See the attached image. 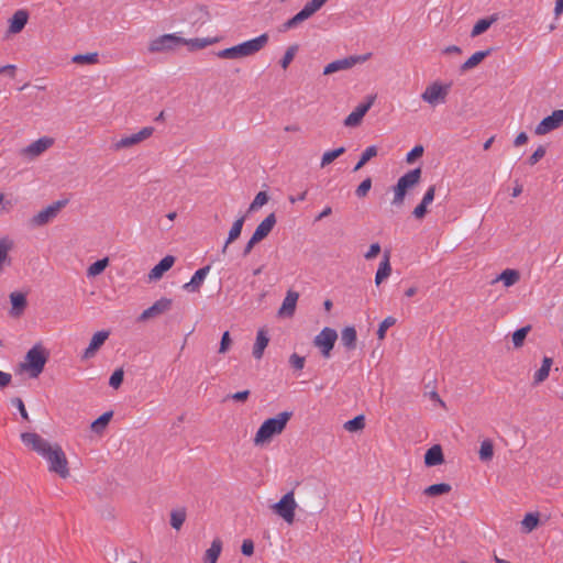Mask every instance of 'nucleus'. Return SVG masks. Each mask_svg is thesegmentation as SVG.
<instances>
[{"label": "nucleus", "mask_w": 563, "mask_h": 563, "mask_svg": "<svg viewBox=\"0 0 563 563\" xmlns=\"http://www.w3.org/2000/svg\"><path fill=\"white\" fill-rule=\"evenodd\" d=\"M20 438L25 446L35 451L47 462L51 473L62 478L69 476L68 460L59 444L51 443L35 432H23Z\"/></svg>", "instance_id": "f257e3e1"}, {"label": "nucleus", "mask_w": 563, "mask_h": 563, "mask_svg": "<svg viewBox=\"0 0 563 563\" xmlns=\"http://www.w3.org/2000/svg\"><path fill=\"white\" fill-rule=\"evenodd\" d=\"M269 41V36L267 33H263L254 38L244 41L234 46L218 51L216 56L221 59H232L238 60L242 58H247L256 55L261 52Z\"/></svg>", "instance_id": "f03ea898"}, {"label": "nucleus", "mask_w": 563, "mask_h": 563, "mask_svg": "<svg viewBox=\"0 0 563 563\" xmlns=\"http://www.w3.org/2000/svg\"><path fill=\"white\" fill-rule=\"evenodd\" d=\"M291 418V412L283 411L273 418L266 419L256 431L253 443L255 446H264L272 442V440L282 434L286 429L288 421Z\"/></svg>", "instance_id": "7ed1b4c3"}, {"label": "nucleus", "mask_w": 563, "mask_h": 563, "mask_svg": "<svg viewBox=\"0 0 563 563\" xmlns=\"http://www.w3.org/2000/svg\"><path fill=\"white\" fill-rule=\"evenodd\" d=\"M46 362V350L42 345L36 344L27 351L24 361L20 366L22 371L30 375V377L36 378L43 372Z\"/></svg>", "instance_id": "20e7f679"}, {"label": "nucleus", "mask_w": 563, "mask_h": 563, "mask_svg": "<svg viewBox=\"0 0 563 563\" xmlns=\"http://www.w3.org/2000/svg\"><path fill=\"white\" fill-rule=\"evenodd\" d=\"M452 82H442L434 80L430 82L421 93V100L430 107L435 108L439 104L445 103L450 93Z\"/></svg>", "instance_id": "39448f33"}, {"label": "nucleus", "mask_w": 563, "mask_h": 563, "mask_svg": "<svg viewBox=\"0 0 563 563\" xmlns=\"http://www.w3.org/2000/svg\"><path fill=\"white\" fill-rule=\"evenodd\" d=\"M328 0H310L303 8L296 13L292 18L285 21L282 26V32H288L298 29L299 25L306 20L310 19L316 12H318Z\"/></svg>", "instance_id": "423d86ee"}, {"label": "nucleus", "mask_w": 563, "mask_h": 563, "mask_svg": "<svg viewBox=\"0 0 563 563\" xmlns=\"http://www.w3.org/2000/svg\"><path fill=\"white\" fill-rule=\"evenodd\" d=\"M421 178V169L416 168L412 170H409L405 175H402L396 186L394 187V198H393V205L395 206H401L404 203L406 194L409 189L413 188Z\"/></svg>", "instance_id": "0eeeda50"}, {"label": "nucleus", "mask_w": 563, "mask_h": 563, "mask_svg": "<svg viewBox=\"0 0 563 563\" xmlns=\"http://www.w3.org/2000/svg\"><path fill=\"white\" fill-rule=\"evenodd\" d=\"M298 504L295 499L294 490L286 493L279 501L271 506L274 514L280 517L286 523L292 525L295 521V515Z\"/></svg>", "instance_id": "6e6552de"}, {"label": "nucleus", "mask_w": 563, "mask_h": 563, "mask_svg": "<svg viewBox=\"0 0 563 563\" xmlns=\"http://www.w3.org/2000/svg\"><path fill=\"white\" fill-rule=\"evenodd\" d=\"M67 200H57L36 212L29 221L32 228H40L52 222L67 205Z\"/></svg>", "instance_id": "1a4fd4ad"}, {"label": "nucleus", "mask_w": 563, "mask_h": 563, "mask_svg": "<svg viewBox=\"0 0 563 563\" xmlns=\"http://www.w3.org/2000/svg\"><path fill=\"white\" fill-rule=\"evenodd\" d=\"M181 42H185V38L179 36L177 33L164 34L153 38L148 43V52H170L174 51L176 47L180 46Z\"/></svg>", "instance_id": "9d476101"}, {"label": "nucleus", "mask_w": 563, "mask_h": 563, "mask_svg": "<svg viewBox=\"0 0 563 563\" xmlns=\"http://www.w3.org/2000/svg\"><path fill=\"white\" fill-rule=\"evenodd\" d=\"M371 57L372 53H366L362 55H351L342 59L333 60L324 67L323 74L331 75L336 71L351 69L357 64H363L367 62L368 59H371Z\"/></svg>", "instance_id": "9b49d317"}, {"label": "nucleus", "mask_w": 563, "mask_h": 563, "mask_svg": "<svg viewBox=\"0 0 563 563\" xmlns=\"http://www.w3.org/2000/svg\"><path fill=\"white\" fill-rule=\"evenodd\" d=\"M338 340V333L332 328H323L313 339V345L319 349L324 358L331 356V351Z\"/></svg>", "instance_id": "f8f14e48"}, {"label": "nucleus", "mask_w": 563, "mask_h": 563, "mask_svg": "<svg viewBox=\"0 0 563 563\" xmlns=\"http://www.w3.org/2000/svg\"><path fill=\"white\" fill-rule=\"evenodd\" d=\"M154 133V128L152 126H145L141 129L139 132L125 135L118 140L115 143H113L112 147L114 151H121L123 148L132 147L148 137H151Z\"/></svg>", "instance_id": "ddd939ff"}, {"label": "nucleus", "mask_w": 563, "mask_h": 563, "mask_svg": "<svg viewBox=\"0 0 563 563\" xmlns=\"http://www.w3.org/2000/svg\"><path fill=\"white\" fill-rule=\"evenodd\" d=\"M376 96L371 95L366 97V100L360 103L344 120L346 128H356L362 123L364 115L374 104Z\"/></svg>", "instance_id": "4468645a"}, {"label": "nucleus", "mask_w": 563, "mask_h": 563, "mask_svg": "<svg viewBox=\"0 0 563 563\" xmlns=\"http://www.w3.org/2000/svg\"><path fill=\"white\" fill-rule=\"evenodd\" d=\"M563 124V109L555 110L550 115L545 117L537 126L536 134L544 135L549 132L560 128Z\"/></svg>", "instance_id": "2eb2a0df"}, {"label": "nucleus", "mask_w": 563, "mask_h": 563, "mask_svg": "<svg viewBox=\"0 0 563 563\" xmlns=\"http://www.w3.org/2000/svg\"><path fill=\"white\" fill-rule=\"evenodd\" d=\"M54 144V140L49 136H43L22 150V155L33 159L42 155Z\"/></svg>", "instance_id": "dca6fc26"}, {"label": "nucleus", "mask_w": 563, "mask_h": 563, "mask_svg": "<svg viewBox=\"0 0 563 563\" xmlns=\"http://www.w3.org/2000/svg\"><path fill=\"white\" fill-rule=\"evenodd\" d=\"M14 249V241L8 236L0 238V275L12 265L11 252Z\"/></svg>", "instance_id": "f3484780"}, {"label": "nucleus", "mask_w": 563, "mask_h": 563, "mask_svg": "<svg viewBox=\"0 0 563 563\" xmlns=\"http://www.w3.org/2000/svg\"><path fill=\"white\" fill-rule=\"evenodd\" d=\"M172 307V299L169 298H161L155 301L151 307L145 309L139 317V321H146L152 318H156L165 312H167Z\"/></svg>", "instance_id": "a211bd4d"}, {"label": "nucleus", "mask_w": 563, "mask_h": 563, "mask_svg": "<svg viewBox=\"0 0 563 563\" xmlns=\"http://www.w3.org/2000/svg\"><path fill=\"white\" fill-rule=\"evenodd\" d=\"M110 333L109 331L101 330L96 332L90 342L89 345L86 347V350L81 354L82 360H89L96 355L98 350L104 344V342L108 340Z\"/></svg>", "instance_id": "6ab92c4d"}, {"label": "nucleus", "mask_w": 563, "mask_h": 563, "mask_svg": "<svg viewBox=\"0 0 563 563\" xmlns=\"http://www.w3.org/2000/svg\"><path fill=\"white\" fill-rule=\"evenodd\" d=\"M209 272H210V266L209 265L199 268L192 275L191 279L183 286V288L186 291H188V292H197V291H199L200 287L202 286V284L206 280Z\"/></svg>", "instance_id": "aec40b11"}, {"label": "nucleus", "mask_w": 563, "mask_h": 563, "mask_svg": "<svg viewBox=\"0 0 563 563\" xmlns=\"http://www.w3.org/2000/svg\"><path fill=\"white\" fill-rule=\"evenodd\" d=\"M175 263V257L172 255H166L163 257L158 264H156L151 272L148 273L150 280H158L163 277V275L169 271Z\"/></svg>", "instance_id": "412c9836"}, {"label": "nucleus", "mask_w": 563, "mask_h": 563, "mask_svg": "<svg viewBox=\"0 0 563 563\" xmlns=\"http://www.w3.org/2000/svg\"><path fill=\"white\" fill-rule=\"evenodd\" d=\"M275 224V213H271L256 227L252 236H254L257 241L261 242L271 233Z\"/></svg>", "instance_id": "4be33fe9"}, {"label": "nucleus", "mask_w": 563, "mask_h": 563, "mask_svg": "<svg viewBox=\"0 0 563 563\" xmlns=\"http://www.w3.org/2000/svg\"><path fill=\"white\" fill-rule=\"evenodd\" d=\"M27 19L29 14L25 10H18L16 12H14V14L9 21V33H20L27 23Z\"/></svg>", "instance_id": "5701e85b"}, {"label": "nucleus", "mask_w": 563, "mask_h": 563, "mask_svg": "<svg viewBox=\"0 0 563 563\" xmlns=\"http://www.w3.org/2000/svg\"><path fill=\"white\" fill-rule=\"evenodd\" d=\"M299 295L296 291L288 290L284 298L283 305L279 308L278 313L280 316H292L296 309Z\"/></svg>", "instance_id": "b1692460"}, {"label": "nucleus", "mask_w": 563, "mask_h": 563, "mask_svg": "<svg viewBox=\"0 0 563 563\" xmlns=\"http://www.w3.org/2000/svg\"><path fill=\"white\" fill-rule=\"evenodd\" d=\"M269 343V338L267 332L264 329L257 331L256 340L253 346V356L256 360H261L263 357L264 351Z\"/></svg>", "instance_id": "393cba45"}, {"label": "nucleus", "mask_w": 563, "mask_h": 563, "mask_svg": "<svg viewBox=\"0 0 563 563\" xmlns=\"http://www.w3.org/2000/svg\"><path fill=\"white\" fill-rule=\"evenodd\" d=\"M391 274V266L389 262V253L386 252L383 261L379 263L378 269L375 275V284L379 286Z\"/></svg>", "instance_id": "a878e982"}, {"label": "nucleus", "mask_w": 563, "mask_h": 563, "mask_svg": "<svg viewBox=\"0 0 563 563\" xmlns=\"http://www.w3.org/2000/svg\"><path fill=\"white\" fill-rule=\"evenodd\" d=\"M219 41L218 37H196V38H185V42H181V45H186L190 51L202 49L209 45H212Z\"/></svg>", "instance_id": "bb28decb"}, {"label": "nucleus", "mask_w": 563, "mask_h": 563, "mask_svg": "<svg viewBox=\"0 0 563 563\" xmlns=\"http://www.w3.org/2000/svg\"><path fill=\"white\" fill-rule=\"evenodd\" d=\"M357 333L354 327H345L341 331V343L347 350H354L356 347Z\"/></svg>", "instance_id": "cd10ccee"}, {"label": "nucleus", "mask_w": 563, "mask_h": 563, "mask_svg": "<svg viewBox=\"0 0 563 563\" xmlns=\"http://www.w3.org/2000/svg\"><path fill=\"white\" fill-rule=\"evenodd\" d=\"M443 462V453L440 445L431 446L424 454V463L427 466L440 465Z\"/></svg>", "instance_id": "c85d7f7f"}, {"label": "nucleus", "mask_w": 563, "mask_h": 563, "mask_svg": "<svg viewBox=\"0 0 563 563\" xmlns=\"http://www.w3.org/2000/svg\"><path fill=\"white\" fill-rule=\"evenodd\" d=\"M498 20V14H493L488 18L478 20L472 29L471 36L476 37L486 32L493 23Z\"/></svg>", "instance_id": "c756f323"}, {"label": "nucleus", "mask_w": 563, "mask_h": 563, "mask_svg": "<svg viewBox=\"0 0 563 563\" xmlns=\"http://www.w3.org/2000/svg\"><path fill=\"white\" fill-rule=\"evenodd\" d=\"M520 279V274L516 269L507 268L503 271L494 282H501L505 287H511Z\"/></svg>", "instance_id": "7c9ffc66"}, {"label": "nucleus", "mask_w": 563, "mask_h": 563, "mask_svg": "<svg viewBox=\"0 0 563 563\" xmlns=\"http://www.w3.org/2000/svg\"><path fill=\"white\" fill-rule=\"evenodd\" d=\"M552 364L553 360L551 357H543L541 367L533 375L534 384L538 385L548 378Z\"/></svg>", "instance_id": "2f4dec72"}, {"label": "nucleus", "mask_w": 563, "mask_h": 563, "mask_svg": "<svg viewBox=\"0 0 563 563\" xmlns=\"http://www.w3.org/2000/svg\"><path fill=\"white\" fill-rule=\"evenodd\" d=\"M10 301L12 305V314L19 316L26 306L25 295L22 292L14 291L10 295Z\"/></svg>", "instance_id": "473e14b6"}, {"label": "nucleus", "mask_w": 563, "mask_h": 563, "mask_svg": "<svg viewBox=\"0 0 563 563\" xmlns=\"http://www.w3.org/2000/svg\"><path fill=\"white\" fill-rule=\"evenodd\" d=\"M222 550V543L220 539H214L210 548L206 551L205 563H217Z\"/></svg>", "instance_id": "72a5a7b5"}, {"label": "nucleus", "mask_w": 563, "mask_h": 563, "mask_svg": "<svg viewBox=\"0 0 563 563\" xmlns=\"http://www.w3.org/2000/svg\"><path fill=\"white\" fill-rule=\"evenodd\" d=\"M489 55V51L475 52L461 66L462 71L470 70L481 64L486 56Z\"/></svg>", "instance_id": "f704fd0d"}, {"label": "nucleus", "mask_w": 563, "mask_h": 563, "mask_svg": "<svg viewBox=\"0 0 563 563\" xmlns=\"http://www.w3.org/2000/svg\"><path fill=\"white\" fill-rule=\"evenodd\" d=\"M244 222H245V216L239 217L233 222V224L229 231L228 238H227V244H231L241 235Z\"/></svg>", "instance_id": "c9c22d12"}, {"label": "nucleus", "mask_w": 563, "mask_h": 563, "mask_svg": "<svg viewBox=\"0 0 563 563\" xmlns=\"http://www.w3.org/2000/svg\"><path fill=\"white\" fill-rule=\"evenodd\" d=\"M71 62L79 65H93L99 62V54L97 52L77 54L73 56Z\"/></svg>", "instance_id": "e433bc0d"}, {"label": "nucleus", "mask_w": 563, "mask_h": 563, "mask_svg": "<svg viewBox=\"0 0 563 563\" xmlns=\"http://www.w3.org/2000/svg\"><path fill=\"white\" fill-rule=\"evenodd\" d=\"M109 265V258L104 257L92 263L87 269L88 277H96L100 275Z\"/></svg>", "instance_id": "4c0bfd02"}, {"label": "nucleus", "mask_w": 563, "mask_h": 563, "mask_svg": "<svg viewBox=\"0 0 563 563\" xmlns=\"http://www.w3.org/2000/svg\"><path fill=\"white\" fill-rule=\"evenodd\" d=\"M111 418H112L111 411L104 412L103 415H101L98 419H96L91 423V426H90L91 430L96 433H101L106 429L108 423L110 422Z\"/></svg>", "instance_id": "58836bf2"}, {"label": "nucleus", "mask_w": 563, "mask_h": 563, "mask_svg": "<svg viewBox=\"0 0 563 563\" xmlns=\"http://www.w3.org/2000/svg\"><path fill=\"white\" fill-rule=\"evenodd\" d=\"M479 460L483 461V462H488L493 459L494 456V445H493V442L490 440H484L482 443H481V448H479Z\"/></svg>", "instance_id": "ea45409f"}, {"label": "nucleus", "mask_w": 563, "mask_h": 563, "mask_svg": "<svg viewBox=\"0 0 563 563\" xmlns=\"http://www.w3.org/2000/svg\"><path fill=\"white\" fill-rule=\"evenodd\" d=\"M344 152H345L344 147H338V148L324 152L322 157H321L320 166L322 168L328 166L334 159H336L339 156H341Z\"/></svg>", "instance_id": "a19ab883"}, {"label": "nucleus", "mask_w": 563, "mask_h": 563, "mask_svg": "<svg viewBox=\"0 0 563 563\" xmlns=\"http://www.w3.org/2000/svg\"><path fill=\"white\" fill-rule=\"evenodd\" d=\"M451 486L445 483L434 484L424 489V494L428 496H440L450 493Z\"/></svg>", "instance_id": "79ce46f5"}, {"label": "nucleus", "mask_w": 563, "mask_h": 563, "mask_svg": "<svg viewBox=\"0 0 563 563\" xmlns=\"http://www.w3.org/2000/svg\"><path fill=\"white\" fill-rule=\"evenodd\" d=\"M377 155V147L375 145L368 146L362 153L360 161L354 166V170L361 169L371 158Z\"/></svg>", "instance_id": "37998d69"}, {"label": "nucleus", "mask_w": 563, "mask_h": 563, "mask_svg": "<svg viewBox=\"0 0 563 563\" xmlns=\"http://www.w3.org/2000/svg\"><path fill=\"white\" fill-rule=\"evenodd\" d=\"M364 427H365V419H364V416H362V415L356 416L355 418L347 420L344 423V429L349 432H357V431L364 429Z\"/></svg>", "instance_id": "c03bdc74"}, {"label": "nucleus", "mask_w": 563, "mask_h": 563, "mask_svg": "<svg viewBox=\"0 0 563 563\" xmlns=\"http://www.w3.org/2000/svg\"><path fill=\"white\" fill-rule=\"evenodd\" d=\"M186 520L185 509H176L170 512V525L174 529L179 530Z\"/></svg>", "instance_id": "a18cd8bd"}, {"label": "nucleus", "mask_w": 563, "mask_h": 563, "mask_svg": "<svg viewBox=\"0 0 563 563\" xmlns=\"http://www.w3.org/2000/svg\"><path fill=\"white\" fill-rule=\"evenodd\" d=\"M530 330H531V327L526 325V327H522V328L516 330L512 333V343H514L515 347H521L523 345V342H525L528 333L530 332Z\"/></svg>", "instance_id": "49530a36"}, {"label": "nucleus", "mask_w": 563, "mask_h": 563, "mask_svg": "<svg viewBox=\"0 0 563 563\" xmlns=\"http://www.w3.org/2000/svg\"><path fill=\"white\" fill-rule=\"evenodd\" d=\"M297 51H298V46L297 45H291V46H289L286 49L283 58L279 62L283 69H287L288 68V66L290 65V63L295 58V55H296Z\"/></svg>", "instance_id": "de8ad7c7"}, {"label": "nucleus", "mask_w": 563, "mask_h": 563, "mask_svg": "<svg viewBox=\"0 0 563 563\" xmlns=\"http://www.w3.org/2000/svg\"><path fill=\"white\" fill-rule=\"evenodd\" d=\"M268 201V196L265 191H260L252 203L250 205L249 211L253 212L262 208L264 205H266Z\"/></svg>", "instance_id": "09e8293b"}, {"label": "nucleus", "mask_w": 563, "mask_h": 563, "mask_svg": "<svg viewBox=\"0 0 563 563\" xmlns=\"http://www.w3.org/2000/svg\"><path fill=\"white\" fill-rule=\"evenodd\" d=\"M396 323V319L394 317H387L385 318L379 327H378V330H377V336L379 340H383L385 339L386 336V331L393 327L394 324Z\"/></svg>", "instance_id": "8fccbe9b"}, {"label": "nucleus", "mask_w": 563, "mask_h": 563, "mask_svg": "<svg viewBox=\"0 0 563 563\" xmlns=\"http://www.w3.org/2000/svg\"><path fill=\"white\" fill-rule=\"evenodd\" d=\"M539 523V518L538 516L533 515V514H527L523 518V520L521 521V525H522V528L527 531V532H530L532 531Z\"/></svg>", "instance_id": "3c124183"}, {"label": "nucleus", "mask_w": 563, "mask_h": 563, "mask_svg": "<svg viewBox=\"0 0 563 563\" xmlns=\"http://www.w3.org/2000/svg\"><path fill=\"white\" fill-rule=\"evenodd\" d=\"M123 376L124 373L122 368L115 369L110 376L109 385L114 389L119 388L123 382Z\"/></svg>", "instance_id": "603ef678"}, {"label": "nucleus", "mask_w": 563, "mask_h": 563, "mask_svg": "<svg viewBox=\"0 0 563 563\" xmlns=\"http://www.w3.org/2000/svg\"><path fill=\"white\" fill-rule=\"evenodd\" d=\"M306 360L303 356L294 353L289 356V364L296 371H301L305 367Z\"/></svg>", "instance_id": "864d4df0"}, {"label": "nucleus", "mask_w": 563, "mask_h": 563, "mask_svg": "<svg viewBox=\"0 0 563 563\" xmlns=\"http://www.w3.org/2000/svg\"><path fill=\"white\" fill-rule=\"evenodd\" d=\"M372 188L371 178L364 179L356 188L355 194L357 197H365Z\"/></svg>", "instance_id": "5fc2aeb1"}, {"label": "nucleus", "mask_w": 563, "mask_h": 563, "mask_svg": "<svg viewBox=\"0 0 563 563\" xmlns=\"http://www.w3.org/2000/svg\"><path fill=\"white\" fill-rule=\"evenodd\" d=\"M231 345H232V340L230 338V333L228 331H225L222 334L218 352L220 354H224V353H227L230 350Z\"/></svg>", "instance_id": "6e6d98bb"}, {"label": "nucleus", "mask_w": 563, "mask_h": 563, "mask_svg": "<svg viewBox=\"0 0 563 563\" xmlns=\"http://www.w3.org/2000/svg\"><path fill=\"white\" fill-rule=\"evenodd\" d=\"M12 405L19 410L21 417L23 420L29 421V413L25 409L24 402L21 398H14L12 399Z\"/></svg>", "instance_id": "4d7b16f0"}, {"label": "nucleus", "mask_w": 563, "mask_h": 563, "mask_svg": "<svg viewBox=\"0 0 563 563\" xmlns=\"http://www.w3.org/2000/svg\"><path fill=\"white\" fill-rule=\"evenodd\" d=\"M545 155V148L543 146H539L532 155L529 157V164H537L543 156Z\"/></svg>", "instance_id": "13d9d810"}, {"label": "nucleus", "mask_w": 563, "mask_h": 563, "mask_svg": "<svg viewBox=\"0 0 563 563\" xmlns=\"http://www.w3.org/2000/svg\"><path fill=\"white\" fill-rule=\"evenodd\" d=\"M380 252V245L378 243L371 244L368 251L364 254V257L366 260H373L376 257Z\"/></svg>", "instance_id": "bf43d9fd"}, {"label": "nucleus", "mask_w": 563, "mask_h": 563, "mask_svg": "<svg viewBox=\"0 0 563 563\" xmlns=\"http://www.w3.org/2000/svg\"><path fill=\"white\" fill-rule=\"evenodd\" d=\"M434 194H435V187L430 186L428 188V190L426 191V194L423 195L421 203L427 205V206L431 205L432 201L434 200Z\"/></svg>", "instance_id": "052dcab7"}, {"label": "nucleus", "mask_w": 563, "mask_h": 563, "mask_svg": "<svg viewBox=\"0 0 563 563\" xmlns=\"http://www.w3.org/2000/svg\"><path fill=\"white\" fill-rule=\"evenodd\" d=\"M423 153V147L421 145L415 146L408 154H407V162L411 163L416 157H420Z\"/></svg>", "instance_id": "680f3d73"}, {"label": "nucleus", "mask_w": 563, "mask_h": 563, "mask_svg": "<svg viewBox=\"0 0 563 563\" xmlns=\"http://www.w3.org/2000/svg\"><path fill=\"white\" fill-rule=\"evenodd\" d=\"M427 208L428 206L427 205H423V203H419L412 211V214L416 219H422L424 218L426 213H427Z\"/></svg>", "instance_id": "e2e57ef3"}, {"label": "nucleus", "mask_w": 563, "mask_h": 563, "mask_svg": "<svg viewBox=\"0 0 563 563\" xmlns=\"http://www.w3.org/2000/svg\"><path fill=\"white\" fill-rule=\"evenodd\" d=\"M241 551L244 555L250 556L254 552V544L251 540H244L241 547Z\"/></svg>", "instance_id": "0e129e2a"}, {"label": "nucleus", "mask_w": 563, "mask_h": 563, "mask_svg": "<svg viewBox=\"0 0 563 563\" xmlns=\"http://www.w3.org/2000/svg\"><path fill=\"white\" fill-rule=\"evenodd\" d=\"M11 207V202L5 199V196L2 192H0V212H9Z\"/></svg>", "instance_id": "69168bd1"}, {"label": "nucleus", "mask_w": 563, "mask_h": 563, "mask_svg": "<svg viewBox=\"0 0 563 563\" xmlns=\"http://www.w3.org/2000/svg\"><path fill=\"white\" fill-rule=\"evenodd\" d=\"M250 396V391L249 390H242V391H238V393H234L230 396L231 399L235 400V401H245Z\"/></svg>", "instance_id": "338daca9"}, {"label": "nucleus", "mask_w": 563, "mask_h": 563, "mask_svg": "<svg viewBox=\"0 0 563 563\" xmlns=\"http://www.w3.org/2000/svg\"><path fill=\"white\" fill-rule=\"evenodd\" d=\"M11 374L0 371V388L7 387L11 383Z\"/></svg>", "instance_id": "774afa93"}]
</instances>
